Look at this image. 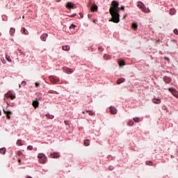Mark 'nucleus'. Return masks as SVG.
<instances>
[{"label":"nucleus","instance_id":"4be33fe9","mask_svg":"<svg viewBox=\"0 0 178 178\" xmlns=\"http://www.w3.org/2000/svg\"><path fill=\"white\" fill-rule=\"evenodd\" d=\"M118 63L120 66H124V65H126V63L123 60H120Z\"/></svg>","mask_w":178,"mask_h":178},{"label":"nucleus","instance_id":"9d476101","mask_svg":"<svg viewBox=\"0 0 178 178\" xmlns=\"http://www.w3.org/2000/svg\"><path fill=\"white\" fill-rule=\"evenodd\" d=\"M163 80H164L165 83H166L167 84H169V83H170V81H172V78L168 77V76H164Z\"/></svg>","mask_w":178,"mask_h":178},{"label":"nucleus","instance_id":"72a5a7b5","mask_svg":"<svg viewBox=\"0 0 178 178\" xmlns=\"http://www.w3.org/2000/svg\"><path fill=\"white\" fill-rule=\"evenodd\" d=\"M146 165H149V166H151L152 165V161H146Z\"/></svg>","mask_w":178,"mask_h":178},{"label":"nucleus","instance_id":"b1692460","mask_svg":"<svg viewBox=\"0 0 178 178\" xmlns=\"http://www.w3.org/2000/svg\"><path fill=\"white\" fill-rule=\"evenodd\" d=\"M6 59L8 62H12V58H10V56H9L8 54H6Z\"/></svg>","mask_w":178,"mask_h":178},{"label":"nucleus","instance_id":"ea45409f","mask_svg":"<svg viewBox=\"0 0 178 178\" xmlns=\"http://www.w3.org/2000/svg\"><path fill=\"white\" fill-rule=\"evenodd\" d=\"M35 87L37 88L40 87V83L38 82L35 83Z\"/></svg>","mask_w":178,"mask_h":178},{"label":"nucleus","instance_id":"a878e982","mask_svg":"<svg viewBox=\"0 0 178 178\" xmlns=\"http://www.w3.org/2000/svg\"><path fill=\"white\" fill-rule=\"evenodd\" d=\"M137 27H138V26L137 25V24L134 23L132 24V29H134V30H137Z\"/></svg>","mask_w":178,"mask_h":178},{"label":"nucleus","instance_id":"412c9836","mask_svg":"<svg viewBox=\"0 0 178 178\" xmlns=\"http://www.w3.org/2000/svg\"><path fill=\"white\" fill-rule=\"evenodd\" d=\"M83 144L86 147H88V145H90V140L88 139L85 140Z\"/></svg>","mask_w":178,"mask_h":178},{"label":"nucleus","instance_id":"58836bf2","mask_svg":"<svg viewBox=\"0 0 178 178\" xmlns=\"http://www.w3.org/2000/svg\"><path fill=\"white\" fill-rule=\"evenodd\" d=\"M108 169H109V170H113V166L110 165V166L108 167Z\"/></svg>","mask_w":178,"mask_h":178},{"label":"nucleus","instance_id":"f704fd0d","mask_svg":"<svg viewBox=\"0 0 178 178\" xmlns=\"http://www.w3.org/2000/svg\"><path fill=\"white\" fill-rule=\"evenodd\" d=\"M1 62L2 63H3V65H5L6 63V60H5V58H1Z\"/></svg>","mask_w":178,"mask_h":178},{"label":"nucleus","instance_id":"39448f33","mask_svg":"<svg viewBox=\"0 0 178 178\" xmlns=\"http://www.w3.org/2000/svg\"><path fill=\"white\" fill-rule=\"evenodd\" d=\"M6 98H10V99H15L16 98V96L13 95L12 91H8L6 95H5Z\"/></svg>","mask_w":178,"mask_h":178},{"label":"nucleus","instance_id":"a19ab883","mask_svg":"<svg viewBox=\"0 0 178 178\" xmlns=\"http://www.w3.org/2000/svg\"><path fill=\"white\" fill-rule=\"evenodd\" d=\"M156 104H161V99H156Z\"/></svg>","mask_w":178,"mask_h":178},{"label":"nucleus","instance_id":"9b49d317","mask_svg":"<svg viewBox=\"0 0 178 178\" xmlns=\"http://www.w3.org/2000/svg\"><path fill=\"white\" fill-rule=\"evenodd\" d=\"M59 156H60L59 153H58V152H54L53 154H51V158H59Z\"/></svg>","mask_w":178,"mask_h":178},{"label":"nucleus","instance_id":"4468645a","mask_svg":"<svg viewBox=\"0 0 178 178\" xmlns=\"http://www.w3.org/2000/svg\"><path fill=\"white\" fill-rule=\"evenodd\" d=\"M15 31H16V29H15V28H10V35H12V36L15 35Z\"/></svg>","mask_w":178,"mask_h":178},{"label":"nucleus","instance_id":"37998d69","mask_svg":"<svg viewBox=\"0 0 178 178\" xmlns=\"http://www.w3.org/2000/svg\"><path fill=\"white\" fill-rule=\"evenodd\" d=\"M18 163H19V165H22V159H18Z\"/></svg>","mask_w":178,"mask_h":178},{"label":"nucleus","instance_id":"4c0bfd02","mask_svg":"<svg viewBox=\"0 0 178 178\" xmlns=\"http://www.w3.org/2000/svg\"><path fill=\"white\" fill-rule=\"evenodd\" d=\"M174 33H175L177 35H178V30H177V29H175L174 30Z\"/></svg>","mask_w":178,"mask_h":178},{"label":"nucleus","instance_id":"7c9ffc66","mask_svg":"<svg viewBox=\"0 0 178 178\" xmlns=\"http://www.w3.org/2000/svg\"><path fill=\"white\" fill-rule=\"evenodd\" d=\"M133 124H134V122H133L132 120H131V121H129V122H128V125H129V126H133Z\"/></svg>","mask_w":178,"mask_h":178},{"label":"nucleus","instance_id":"7ed1b4c3","mask_svg":"<svg viewBox=\"0 0 178 178\" xmlns=\"http://www.w3.org/2000/svg\"><path fill=\"white\" fill-rule=\"evenodd\" d=\"M138 8L141 9L143 10V12H145V13H148L149 12V9H148L147 7H145V6H144V4L141 2H139L138 3Z\"/></svg>","mask_w":178,"mask_h":178},{"label":"nucleus","instance_id":"2f4dec72","mask_svg":"<svg viewBox=\"0 0 178 178\" xmlns=\"http://www.w3.org/2000/svg\"><path fill=\"white\" fill-rule=\"evenodd\" d=\"M17 155H18V156H20L21 155H22V156H24V154H23V153L20 151L17 152Z\"/></svg>","mask_w":178,"mask_h":178},{"label":"nucleus","instance_id":"f03ea898","mask_svg":"<svg viewBox=\"0 0 178 178\" xmlns=\"http://www.w3.org/2000/svg\"><path fill=\"white\" fill-rule=\"evenodd\" d=\"M38 158L39 159L40 163L44 164V163H47V156H45V154H44V153H39L38 154Z\"/></svg>","mask_w":178,"mask_h":178},{"label":"nucleus","instance_id":"dca6fc26","mask_svg":"<svg viewBox=\"0 0 178 178\" xmlns=\"http://www.w3.org/2000/svg\"><path fill=\"white\" fill-rule=\"evenodd\" d=\"M125 79L124 78H121L117 80V84H122V83H124Z\"/></svg>","mask_w":178,"mask_h":178},{"label":"nucleus","instance_id":"3c124183","mask_svg":"<svg viewBox=\"0 0 178 178\" xmlns=\"http://www.w3.org/2000/svg\"><path fill=\"white\" fill-rule=\"evenodd\" d=\"M1 115H2V112L0 111V116H1Z\"/></svg>","mask_w":178,"mask_h":178},{"label":"nucleus","instance_id":"393cba45","mask_svg":"<svg viewBox=\"0 0 178 178\" xmlns=\"http://www.w3.org/2000/svg\"><path fill=\"white\" fill-rule=\"evenodd\" d=\"M48 93L49 94H59V92H58L55 90H49Z\"/></svg>","mask_w":178,"mask_h":178},{"label":"nucleus","instance_id":"c756f323","mask_svg":"<svg viewBox=\"0 0 178 178\" xmlns=\"http://www.w3.org/2000/svg\"><path fill=\"white\" fill-rule=\"evenodd\" d=\"M17 145H23V143H22V140H18L17 141Z\"/></svg>","mask_w":178,"mask_h":178},{"label":"nucleus","instance_id":"423d86ee","mask_svg":"<svg viewBox=\"0 0 178 178\" xmlns=\"http://www.w3.org/2000/svg\"><path fill=\"white\" fill-rule=\"evenodd\" d=\"M74 6H76V5L72 2H68L65 5L67 9H74Z\"/></svg>","mask_w":178,"mask_h":178},{"label":"nucleus","instance_id":"e433bc0d","mask_svg":"<svg viewBox=\"0 0 178 178\" xmlns=\"http://www.w3.org/2000/svg\"><path fill=\"white\" fill-rule=\"evenodd\" d=\"M98 51H100L101 52H102V51H104V49L102 48V47H99Z\"/></svg>","mask_w":178,"mask_h":178},{"label":"nucleus","instance_id":"8fccbe9b","mask_svg":"<svg viewBox=\"0 0 178 178\" xmlns=\"http://www.w3.org/2000/svg\"><path fill=\"white\" fill-rule=\"evenodd\" d=\"M83 115H86V111H83L82 113Z\"/></svg>","mask_w":178,"mask_h":178},{"label":"nucleus","instance_id":"49530a36","mask_svg":"<svg viewBox=\"0 0 178 178\" xmlns=\"http://www.w3.org/2000/svg\"><path fill=\"white\" fill-rule=\"evenodd\" d=\"M22 86H26V81H22Z\"/></svg>","mask_w":178,"mask_h":178},{"label":"nucleus","instance_id":"f3484780","mask_svg":"<svg viewBox=\"0 0 178 178\" xmlns=\"http://www.w3.org/2000/svg\"><path fill=\"white\" fill-rule=\"evenodd\" d=\"M97 10H98V6L97 5L91 7L92 12H97Z\"/></svg>","mask_w":178,"mask_h":178},{"label":"nucleus","instance_id":"bb28decb","mask_svg":"<svg viewBox=\"0 0 178 178\" xmlns=\"http://www.w3.org/2000/svg\"><path fill=\"white\" fill-rule=\"evenodd\" d=\"M134 122H135L136 123H138L140 122V118H134Z\"/></svg>","mask_w":178,"mask_h":178},{"label":"nucleus","instance_id":"6e6552de","mask_svg":"<svg viewBox=\"0 0 178 178\" xmlns=\"http://www.w3.org/2000/svg\"><path fill=\"white\" fill-rule=\"evenodd\" d=\"M3 113H5L7 116V119L8 120H10V115H12V111H3Z\"/></svg>","mask_w":178,"mask_h":178},{"label":"nucleus","instance_id":"cd10ccee","mask_svg":"<svg viewBox=\"0 0 178 178\" xmlns=\"http://www.w3.org/2000/svg\"><path fill=\"white\" fill-rule=\"evenodd\" d=\"M46 116H47V118H48V119H54V115H51L49 114H47Z\"/></svg>","mask_w":178,"mask_h":178},{"label":"nucleus","instance_id":"1a4fd4ad","mask_svg":"<svg viewBox=\"0 0 178 178\" xmlns=\"http://www.w3.org/2000/svg\"><path fill=\"white\" fill-rule=\"evenodd\" d=\"M47 38H48V34L47 33H43L40 36V40H42V41H47Z\"/></svg>","mask_w":178,"mask_h":178},{"label":"nucleus","instance_id":"c85d7f7f","mask_svg":"<svg viewBox=\"0 0 178 178\" xmlns=\"http://www.w3.org/2000/svg\"><path fill=\"white\" fill-rule=\"evenodd\" d=\"M104 59H107V60H108V59H111V56L106 54V55H104Z\"/></svg>","mask_w":178,"mask_h":178},{"label":"nucleus","instance_id":"aec40b11","mask_svg":"<svg viewBox=\"0 0 178 178\" xmlns=\"http://www.w3.org/2000/svg\"><path fill=\"white\" fill-rule=\"evenodd\" d=\"M22 34H25V35H27V34H29V31H27V29H26L25 28H22Z\"/></svg>","mask_w":178,"mask_h":178},{"label":"nucleus","instance_id":"f257e3e1","mask_svg":"<svg viewBox=\"0 0 178 178\" xmlns=\"http://www.w3.org/2000/svg\"><path fill=\"white\" fill-rule=\"evenodd\" d=\"M119 2L117 1H113L111 3V6L109 8V13L111 16V19L109 22H113V23H119L120 22V14H119Z\"/></svg>","mask_w":178,"mask_h":178},{"label":"nucleus","instance_id":"a211bd4d","mask_svg":"<svg viewBox=\"0 0 178 178\" xmlns=\"http://www.w3.org/2000/svg\"><path fill=\"white\" fill-rule=\"evenodd\" d=\"M6 153V148L2 147L0 149V154H3V155H5Z\"/></svg>","mask_w":178,"mask_h":178},{"label":"nucleus","instance_id":"79ce46f5","mask_svg":"<svg viewBox=\"0 0 178 178\" xmlns=\"http://www.w3.org/2000/svg\"><path fill=\"white\" fill-rule=\"evenodd\" d=\"M121 10H122V12H124V6H122L121 7Z\"/></svg>","mask_w":178,"mask_h":178},{"label":"nucleus","instance_id":"c03bdc74","mask_svg":"<svg viewBox=\"0 0 178 178\" xmlns=\"http://www.w3.org/2000/svg\"><path fill=\"white\" fill-rule=\"evenodd\" d=\"M88 17H89V19H91V17H92V15L91 14H88Z\"/></svg>","mask_w":178,"mask_h":178},{"label":"nucleus","instance_id":"6ab92c4d","mask_svg":"<svg viewBox=\"0 0 178 178\" xmlns=\"http://www.w3.org/2000/svg\"><path fill=\"white\" fill-rule=\"evenodd\" d=\"M175 14H176V9H175V8H171V9L170 10V15H175Z\"/></svg>","mask_w":178,"mask_h":178},{"label":"nucleus","instance_id":"603ef678","mask_svg":"<svg viewBox=\"0 0 178 178\" xmlns=\"http://www.w3.org/2000/svg\"><path fill=\"white\" fill-rule=\"evenodd\" d=\"M57 2H60V0H57Z\"/></svg>","mask_w":178,"mask_h":178},{"label":"nucleus","instance_id":"de8ad7c7","mask_svg":"<svg viewBox=\"0 0 178 178\" xmlns=\"http://www.w3.org/2000/svg\"><path fill=\"white\" fill-rule=\"evenodd\" d=\"M65 124L66 125L69 124V121H65Z\"/></svg>","mask_w":178,"mask_h":178},{"label":"nucleus","instance_id":"2eb2a0df","mask_svg":"<svg viewBox=\"0 0 178 178\" xmlns=\"http://www.w3.org/2000/svg\"><path fill=\"white\" fill-rule=\"evenodd\" d=\"M63 51H70V46L69 45L63 46Z\"/></svg>","mask_w":178,"mask_h":178},{"label":"nucleus","instance_id":"a18cd8bd","mask_svg":"<svg viewBox=\"0 0 178 178\" xmlns=\"http://www.w3.org/2000/svg\"><path fill=\"white\" fill-rule=\"evenodd\" d=\"M79 15L81 16V19H83V13H80Z\"/></svg>","mask_w":178,"mask_h":178},{"label":"nucleus","instance_id":"ddd939ff","mask_svg":"<svg viewBox=\"0 0 178 178\" xmlns=\"http://www.w3.org/2000/svg\"><path fill=\"white\" fill-rule=\"evenodd\" d=\"M73 72H74L73 69L65 68V73H67L68 74H72Z\"/></svg>","mask_w":178,"mask_h":178},{"label":"nucleus","instance_id":"473e14b6","mask_svg":"<svg viewBox=\"0 0 178 178\" xmlns=\"http://www.w3.org/2000/svg\"><path fill=\"white\" fill-rule=\"evenodd\" d=\"M27 149L29 150V151H32V149H33V146H32V145H29V146L27 147Z\"/></svg>","mask_w":178,"mask_h":178},{"label":"nucleus","instance_id":"864d4df0","mask_svg":"<svg viewBox=\"0 0 178 178\" xmlns=\"http://www.w3.org/2000/svg\"><path fill=\"white\" fill-rule=\"evenodd\" d=\"M1 35H2V33L0 32V37H1Z\"/></svg>","mask_w":178,"mask_h":178},{"label":"nucleus","instance_id":"20e7f679","mask_svg":"<svg viewBox=\"0 0 178 178\" xmlns=\"http://www.w3.org/2000/svg\"><path fill=\"white\" fill-rule=\"evenodd\" d=\"M168 91H170L175 98H178V91L175 88H169Z\"/></svg>","mask_w":178,"mask_h":178},{"label":"nucleus","instance_id":"0eeeda50","mask_svg":"<svg viewBox=\"0 0 178 178\" xmlns=\"http://www.w3.org/2000/svg\"><path fill=\"white\" fill-rule=\"evenodd\" d=\"M109 111L112 115H116L118 113V109H116V108L114 106H111Z\"/></svg>","mask_w":178,"mask_h":178},{"label":"nucleus","instance_id":"5701e85b","mask_svg":"<svg viewBox=\"0 0 178 178\" xmlns=\"http://www.w3.org/2000/svg\"><path fill=\"white\" fill-rule=\"evenodd\" d=\"M86 113H89L90 116H92V115H95V113H94L92 111H86Z\"/></svg>","mask_w":178,"mask_h":178},{"label":"nucleus","instance_id":"09e8293b","mask_svg":"<svg viewBox=\"0 0 178 178\" xmlns=\"http://www.w3.org/2000/svg\"><path fill=\"white\" fill-rule=\"evenodd\" d=\"M153 102H154V104H156V99H153Z\"/></svg>","mask_w":178,"mask_h":178},{"label":"nucleus","instance_id":"c9c22d12","mask_svg":"<svg viewBox=\"0 0 178 178\" xmlns=\"http://www.w3.org/2000/svg\"><path fill=\"white\" fill-rule=\"evenodd\" d=\"M70 29H76V25L74 24H71V26H70Z\"/></svg>","mask_w":178,"mask_h":178},{"label":"nucleus","instance_id":"f8f14e48","mask_svg":"<svg viewBox=\"0 0 178 178\" xmlns=\"http://www.w3.org/2000/svg\"><path fill=\"white\" fill-rule=\"evenodd\" d=\"M32 105H33V108H38L40 103L38 102V101H33L32 103Z\"/></svg>","mask_w":178,"mask_h":178}]
</instances>
